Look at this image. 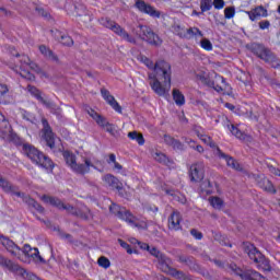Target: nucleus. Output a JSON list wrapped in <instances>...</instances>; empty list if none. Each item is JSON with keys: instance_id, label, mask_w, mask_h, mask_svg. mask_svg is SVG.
<instances>
[{"instance_id": "obj_1", "label": "nucleus", "mask_w": 280, "mask_h": 280, "mask_svg": "<svg viewBox=\"0 0 280 280\" xmlns=\"http://www.w3.org/2000/svg\"><path fill=\"white\" fill-rule=\"evenodd\" d=\"M141 62L148 69L154 71V73H149V84L152 91L160 96L170 93V89H172V66L165 60H158L154 63L148 57H141Z\"/></svg>"}, {"instance_id": "obj_2", "label": "nucleus", "mask_w": 280, "mask_h": 280, "mask_svg": "<svg viewBox=\"0 0 280 280\" xmlns=\"http://www.w3.org/2000/svg\"><path fill=\"white\" fill-rule=\"evenodd\" d=\"M43 202L46 205H52V207H57L60 211H67L71 215H75L77 218H81V220H93V213L91 209L88 207H83L82 209H78L69 203L62 202L60 199L51 196L44 195L42 197Z\"/></svg>"}, {"instance_id": "obj_3", "label": "nucleus", "mask_w": 280, "mask_h": 280, "mask_svg": "<svg viewBox=\"0 0 280 280\" xmlns=\"http://www.w3.org/2000/svg\"><path fill=\"white\" fill-rule=\"evenodd\" d=\"M62 156L68 167L71 168L74 174L84 176V174H89V172H91V167L96 170L95 164H93L89 158H83V163H78L75 154L71 151H63Z\"/></svg>"}, {"instance_id": "obj_4", "label": "nucleus", "mask_w": 280, "mask_h": 280, "mask_svg": "<svg viewBox=\"0 0 280 280\" xmlns=\"http://www.w3.org/2000/svg\"><path fill=\"white\" fill-rule=\"evenodd\" d=\"M249 50L254 56H257V58H260V60H264V62H267V65H270L273 69H279L280 59L266 46L254 43L249 46Z\"/></svg>"}, {"instance_id": "obj_5", "label": "nucleus", "mask_w": 280, "mask_h": 280, "mask_svg": "<svg viewBox=\"0 0 280 280\" xmlns=\"http://www.w3.org/2000/svg\"><path fill=\"white\" fill-rule=\"evenodd\" d=\"M24 152L26 156H28L33 163L39 165V167H44V170H51V167H54V162L35 147L24 144Z\"/></svg>"}, {"instance_id": "obj_6", "label": "nucleus", "mask_w": 280, "mask_h": 280, "mask_svg": "<svg viewBox=\"0 0 280 280\" xmlns=\"http://www.w3.org/2000/svg\"><path fill=\"white\" fill-rule=\"evenodd\" d=\"M101 25L103 27H106L107 30H112L114 34H117V36H120L122 40H127V43H130L131 45H137V39L132 37L126 30L121 27V25L117 24L115 21L110 20L109 18H101L100 19Z\"/></svg>"}, {"instance_id": "obj_7", "label": "nucleus", "mask_w": 280, "mask_h": 280, "mask_svg": "<svg viewBox=\"0 0 280 280\" xmlns=\"http://www.w3.org/2000/svg\"><path fill=\"white\" fill-rule=\"evenodd\" d=\"M132 33L140 37L141 40H145V43H149V45H154L155 47H159V45L163 43L161 37H159V35H156V33H154L150 26L139 24L132 30Z\"/></svg>"}, {"instance_id": "obj_8", "label": "nucleus", "mask_w": 280, "mask_h": 280, "mask_svg": "<svg viewBox=\"0 0 280 280\" xmlns=\"http://www.w3.org/2000/svg\"><path fill=\"white\" fill-rule=\"evenodd\" d=\"M0 266L2 268H7L9 272H13L14 275H18L19 277H22L26 280H33L34 273H30L27 270H25L23 267H21L19 264L12 261L10 258L3 256L0 254Z\"/></svg>"}, {"instance_id": "obj_9", "label": "nucleus", "mask_w": 280, "mask_h": 280, "mask_svg": "<svg viewBox=\"0 0 280 280\" xmlns=\"http://www.w3.org/2000/svg\"><path fill=\"white\" fill-rule=\"evenodd\" d=\"M245 253L248 255L249 259L258 265V268L270 272V261L266 259V256H264V254H261V252H259L258 248L255 247V245H246Z\"/></svg>"}, {"instance_id": "obj_10", "label": "nucleus", "mask_w": 280, "mask_h": 280, "mask_svg": "<svg viewBox=\"0 0 280 280\" xmlns=\"http://www.w3.org/2000/svg\"><path fill=\"white\" fill-rule=\"evenodd\" d=\"M203 84L206 86H210L214 89L218 93H222L223 95H226V93H230L231 91V85L226 83L224 80V77L220 74L214 73V80H211V77L206 75V81H203Z\"/></svg>"}, {"instance_id": "obj_11", "label": "nucleus", "mask_w": 280, "mask_h": 280, "mask_svg": "<svg viewBox=\"0 0 280 280\" xmlns=\"http://www.w3.org/2000/svg\"><path fill=\"white\" fill-rule=\"evenodd\" d=\"M230 268L242 280H266V278L261 276V273L253 269L242 270L240 267H237V265H231Z\"/></svg>"}, {"instance_id": "obj_12", "label": "nucleus", "mask_w": 280, "mask_h": 280, "mask_svg": "<svg viewBox=\"0 0 280 280\" xmlns=\"http://www.w3.org/2000/svg\"><path fill=\"white\" fill-rule=\"evenodd\" d=\"M43 129H42V137L48 148L50 150L56 149V136L54 135V131L51 130V126H49V121H47V118L42 119Z\"/></svg>"}, {"instance_id": "obj_13", "label": "nucleus", "mask_w": 280, "mask_h": 280, "mask_svg": "<svg viewBox=\"0 0 280 280\" xmlns=\"http://www.w3.org/2000/svg\"><path fill=\"white\" fill-rule=\"evenodd\" d=\"M109 211L113 215H116V218L125 220V222H128L129 224H135V217L130 211L126 210V208H120L117 203H112L109 206Z\"/></svg>"}, {"instance_id": "obj_14", "label": "nucleus", "mask_w": 280, "mask_h": 280, "mask_svg": "<svg viewBox=\"0 0 280 280\" xmlns=\"http://www.w3.org/2000/svg\"><path fill=\"white\" fill-rule=\"evenodd\" d=\"M191 183H200L205 178V163L196 162L189 168Z\"/></svg>"}, {"instance_id": "obj_15", "label": "nucleus", "mask_w": 280, "mask_h": 280, "mask_svg": "<svg viewBox=\"0 0 280 280\" xmlns=\"http://www.w3.org/2000/svg\"><path fill=\"white\" fill-rule=\"evenodd\" d=\"M0 244L12 255V257H18L21 259V247L14 243V241L10 240L8 236H3L0 238Z\"/></svg>"}, {"instance_id": "obj_16", "label": "nucleus", "mask_w": 280, "mask_h": 280, "mask_svg": "<svg viewBox=\"0 0 280 280\" xmlns=\"http://www.w3.org/2000/svg\"><path fill=\"white\" fill-rule=\"evenodd\" d=\"M26 91H28V93H31V95H33V97H36V100H38V102H40L42 104H44V106H46V108H50L51 113H54V110H60V108H56V105H54V103L44 100V97L40 95V90L37 89L34 85H27Z\"/></svg>"}, {"instance_id": "obj_17", "label": "nucleus", "mask_w": 280, "mask_h": 280, "mask_svg": "<svg viewBox=\"0 0 280 280\" xmlns=\"http://www.w3.org/2000/svg\"><path fill=\"white\" fill-rule=\"evenodd\" d=\"M136 8L140 12H143V14H149V16H152L153 19L161 18V11H158L156 9H154V7L145 3V1H143V0H137Z\"/></svg>"}, {"instance_id": "obj_18", "label": "nucleus", "mask_w": 280, "mask_h": 280, "mask_svg": "<svg viewBox=\"0 0 280 280\" xmlns=\"http://www.w3.org/2000/svg\"><path fill=\"white\" fill-rule=\"evenodd\" d=\"M215 156H219V159H224L226 161L228 167H231L232 170H235L236 172H242V166L232 156L226 155L225 153L220 150V148H217V151H214Z\"/></svg>"}, {"instance_id": "obj_19", "label": "nucleus", "mask_w": 280, "mask_h": 280, "mask_svg": "<svg viewBox=\"0 0 280 280\" xmlns=\"http://www.w3.org/2000/svg\"><path fill=\"white\" fill-rule=\"evenodd\" d=\"M0 187L7 194H13V196H18V198H21V196H23V192L19 191V187L12 185L8 179L3 178V176L1 175H0Z\"/></svg>"}, {"instance_id": "obj_20", "label": "nucleus", "mask_w": 280, "mask_h": 280, "mask_svg": "<svg viewBox=\"0 0 280 280\" xmlns=\"http://www.w3.org/2000/svg\"><path fill=\"white\" fill-rule=\"evenodd\" d=\"M101 94L102 97L107 102V104H109V106H112V108L116 110V113L121 114V106L119 105L117 100H115V96L110 95V92L108 90L104 88L101 89Z\"/></svg>"}, {"instance_id": "obj_21", "label": "nucleus", "mask_w": 280, "mask_h": 280, "mask_svg": "<svg viewBox=\"0 0 280 280\" xmlns=\"http://www.w3.org/2000/svg\"><path fill=\"white\" fill-rule=\"evenodd\" d=\"M22 253L26 257H32L35 259V261H38L39 264H45V259L40 256L38 248H32L30 244H25L22 248Z\"/></svg>"}, {"instance_id": "obj_22", "label": "nucleus", "mask_w": 280, "mask_h": 280, "mask_svg": "<svg viewBox=\"0 0 280 280\" xmlns=\"http://www.w3.org/2000/svg\"><path fill=\"white\" fill-rule=\"evenodd\" d=\"M246 14L252 21H257V19H265L266 16H268V10L264 8V5H258L250 11H246Z\"/></svg>"}, {"instance_id": "obj_23", "label": "nucleus", "mask_w": 280, "mask_h": 280, "mask_svg": "<svg viewBox=\"0 0 280 280\" xmlns=\"http://www.w3.org/2000/svg\"><path fill=\"white\" fill-rule=\"evenodd\" d=\"M103 180L105 185H108V187H112V189H117L118 191H121V189H124V184L119 182V179L113 174H106L103 177Z\"/></svg>"}, {"instance_id": "obj_24", "label": "nucleus", "mask_w": 280, "mask_h": 280, "mask_svg": "<svg viewBox=\"0 0 280 280\" xmlns=\"http://www.w3.org/2000/svg\"><path fill=\"white\" fill-rule=\"evenodd\" d=\"M158 268L165 275H170L172 272V270L174 269V267H172V259L165 255L162 256L158 260Z\"/></svg>"}, {"instance_id": "obj_25", "label": "nucleus", "mask_w": 280, "mask_h": 280, "mask_svg": "<svg viewBox=\"0 0 280 280\" xmlns=\"http://www.w3.org/2000/svg\"><path fill=\"white\" fill-rule=\"evenodd\" d=\"M228 128L230 129L232 135L236 137V139H240V141H244L245 143H252L253 137L242 132V130L235 127V125H228Z\"/></svg>"}, {"instance_id": "obj_26", "label": "nucleus", "mask_w": 280, "mask_h": 280, "mask_svg": "<svg viewBox=\"0 0 280 280\" xmlns=\"http://www.w3.org/2000/svg\"><path fill=\"white\" fill-rule=\"evenodd\" d=\"M257 183L260 189H264V191H267L268 194H277V189L270 179L266 177H258Z\"/></svg>"}, {"instance_id": "obj_27", "label": "nucleus", "mask_w": 280, "mask_h": 280, "mask_svg": "<svg viewBox=\"0 0 280 280\" xmlns=\"http://www.w3.org/2000/svg\"><path fill=\"white\" fill-rule=\"evenodd\" d=\"M168 229L172 231H178L180 229V213L178 211H173L168 218Z\"/></svg>"}, {"instance_id": "obj_28", "label": "nucleus", "mask_w": 280, "mask_h": 280, "mask_svg": "<svg viewBox=\"0 0 280 280\" xmlns=\"http://www.w3.org/2000/svg\"><path fill=\"white\" fill-rule=\"evenodd\" d=\"M39 51H40L42 56L47 58V60H51V62H56L57 65H58V62H60L58 55H55L54 50L47 48V46L40 45Z\"/></svg>"}, {"instance_id": "obj_29", "label": "nucleus", "mask_w": 280, "mask_h": 280, "mask_svg": "<svg viewBox=\"0 0 280 280\" xmlns=\"http://www.w3.org/2000/svg\"><path fill=\"white\" fill-rule=\"evenodd\" d=\"M196 135L197 137L203 142L206 143V145H209L210 148H212L213 153L215 154V152L218 151V144H215V142L213 141V139H211L210 136H207V135H203V133H200V131L196 130Z\"/></svg>"}, {"instance_id": "obj_30", "label": "nucleus", "mask_w": 280, "mask_h": 280, "mask_svg": "<svg viewBox=\"0 0 280 280\" xmlns=\"http://www.w3.org/2000/svg\"><path fill=\"white\" fill-rule=\"evenodd\" d=\"M21 198H22L23 202H25L30 207H34V209H36V211H38L39 213H43L45 211V208H43V206H40V203H37L36 200L32 199V197L23 194V196H21Z\"/></svg>"}, {"instance_id": "obj_31", "label": "nucleus", "mask_w": 280, "mask_h": 280, "mask_svg": "<svg viewBox=\"0 0 280 280\" xmlns=\"http://www.w3.org/2000/svg\"><path fill=\"white\" fill-rule=\"evenodd\" d=\"M171 277H174V279L178 280H194L191 279V276L185 273L184 271H180L176 268L171 269V272L168 273Z\"/></svg>"}, {"instance_id": "obj_32", "label": "nucleus", "mask_w": 280, "mask_h": 280, "mask_svg": "<svg viewBox=\"0 0 280 280\" xmlns=\"http://www.w3.org/2000/svg\"><path fill=\"white\" fill-rule=\"evenodd\" d=\"M20 62L22 66L30 67V69H32L33 71H38V66L34 61H32V59H30V57L26 55H23L21 57Z\"/></svg>"}, {"instance_id": "obj_33", "label": "nucleus", "mask_w": 280, "mask_h": 280, "mask_svg": "<svg viewBox=\"0 0 280 280\" xmlns=\"http://www.w3.org/2000/svg\"><path fill=\"white\" fill-rule=\"evenodd\" d=\"M173 100L177 106H185V95L179 90H173Z\"/></svg>"}, {"instance_id": "obj_34", "label": "nucleus", "mask_w": 280, "mask_h": 280, "mask_svg": "<svg viewBox=\"0 0 280 280\" xmlns=\"http://www.w3.org/2000/svg\"><path fill=\"white\" fill-rule=\"evenodd\" d=\"M128 138L132 141H137L140 145H143L145 143V139L143 138V135L138 131H130L128 133Z\"/></svg>"}, {"instance_id": "obj_35", "label": "nucleus", "mask_w": 280, "mask_h": 280, "mask_svg": "<svg viewBox=\"0 0 280 280\" xmlns=\"http://www.w3.org/2000/svg\"><path fill=\"white\" fill-rule=\"evenodd\" d=\"M154 161L158 163H162L163 165H167L170 163V159H167V155L161 152H155L152 154Z\"/></svg>"}, {"instance_id": "obj_36", "label": "nucleus", "mask_w": 280, "mask_h": 280, "mask_svg": "<svg viewBox=\"0 0 280 280\" xmlns=\"http://www.w3.org/2000/svg\"><path fill=\"white\" fill-rule=\"evenodd\" d=\"M209 202L213 209H222L224 207V201L220 197H210Z\"/></svg>"}, {"instance_id": "obj_37", "label": "nucleus", "mask_w": 280, "mask_h": 280, "mask_svg": "<svg viewBox=\"0 0 280 280\" xmlns=\"http://www.w3.org/2000/svg\"><path fill=\"white\" fill-rule=\"evenodd\" d=\"M185 38H194V36H201L202 37V32L198 30V27H190L186 30V34L184 35Z\"/></svg>"}, {"instance_id": "obj_38", "label": "nucleus", "mask_w": 280, "mask_h": 280, "mask_svg": "<svg viewBox=\"0 0 280 280\" xmlns=\"http://www.w3.org/2000/svg\"><path fill=\"white\" fill-rule=\"evenodd\" d=\"M201 191H205L206 194H211L213 191V185L211 184V180L206 179L200 185Z\"/></svg>"}, {"instance_id": "obj_39", "label": "nucleus", "mask_w": 280, "mask_h": 280, "mask_svg": "<svg viewBox=\"0 0 280 280\" xmlns=\"http://www.w3.org/2000/svg\"><path fill=\"white\" fill-rule=\"evenodd\" d=\"M213 8V1L212 0H201L200 1V10L201 12H209Z\"/></svg>"}, {"instance_id": "obj_40", "label": "nucleus", "mask_w": 280, "mask_h": 280, "mask_svg": "<svg viewBox=\"0 0 280 280\" xmlns=\"http://www.w3.org/2000/svg\"><path fill=\"white\" fill-rule=\"evenodd\" d=\"M61 40V45H63L65 47H73V38H71V36L69 35H61L60 36Z\"/></svg>"}, {"instance_id": "obj_41", "label": "nucleus", "mask_w": 280, "mask_h": 280, "mask_svg": "<svg viewBox=\"0 0 280 280\" xmlns=\"http://www.w3.org/2000/svg\"><path fill=\"white\" fill-rule=\"evenodd\" d=\"M97 264H98V266H101V268H105V269L110 268V260L108 258H106V256H101L97 259Z\"/></svg>"}, {"instance_id": "obj_42", "label": "nucleus", "mask_w": 280, "mask_h": 280, "mask_svg": "<svg viewBox=\"0 0 280 280\" xmlns=\"http://www.w3.org/2000/svg\"><path fill=\"white\" fill-rule=\"evenodd\" d=\"M179 264H185L186 266H191L194 264V258L185 255L177 256Z\"/></svg>"}, {"instance_id": "obj_43", "label": "nucleus", "mask_w": 280, "mask_h": 280, "mask_svg": "<svg viewBox=\"0 0 280 280\" xmlns=\"http://www.w3.org/2000/svg\"><path fill=\"white\" fill-rule=\"evenodd\" d=\"M0 130H8L10 131V122L5 119V116L0 113Z\"/></svg>"}, {"instance_id": "obj_44", "label": "nucleus", "mask_w": 280, "mask_h": 280, "mask_svg": "<svg viewBox=\"0 0 280 280\" xmlns=\"http://www.w3.org/2000/svg\"><path fill=\"white\" fill-rule=\"evenodd\" d=\"M20 69H21V72H20L21 78H24L25 80H30V81H33L36 79V77H34V74H32L30 71L23 70V67H21Z\"/></svg>"}, {"instance_id": "obj_45", "label": "nucleus", "mask_w": 280, "mask_h": 280, "mask_svg": "<svg viewBox=\"0 0 280 280\" xmlns=\"http://www.w3.org/2000/svg\"><path fill=\"white\" fill-rule=\"evenodd\" d=\"M235 16V7H228L224 9V18L233 19Z\"/></svg>"}, {"instance_id": "obj_46", "label": "nucleus", "mask_w": 280, "mask_h": 280, "mask_svg": "<svg viewBox=\"0 0 280 280\" xmlns=\"http://www.w3.org/2000/svg\"><path fill=\"white\" fill-rule=\"evenodd\" d=\"M149 253L158 260H160L165 255L161 253L159 249H156V247H150Z\"/></svg>"}, {"instance_id": "obj_47", "label": "nucleus", "mask_w": 280, "mask_h": 280, "mask_svg": "<svg viewBox=\"0 0 280 280\" xmlns=\"http://www.w3.org/2000/svg\"><path fill=\"white\" fill-rule=\"evenodd\" d=\"M201 47L202 49H206V51H211V49H213V44H211V40L203 38L201 39Z\"/></svg>"}, {"instance_id": "obj_48", "label": "nucleus", "mask_w": 280, "mask_h": 280, "mask_svg": "<svg viewBox=\"0 0 280 280\" xmlns=\"http://www.w3.org/2000/svg\"><path fill=\"white\" fill-rule=\"evenodd\" d=\"M94 121H96L101 128H104L108 124V120H106V118L102 115H100Z\"/></svg>"}, {"instance_id": "obj_49", "label": "nucleus", "mask_w": 280, "mask_h": 280, "mask_svg": "<svg viewBox=\"0 0 280 280\" xmlns=\"http://www.w3.org/2000/svg\"><path fill=\"white\" fill-rule=\"evenodd\" d=\"M212 5L214 7V10H222L224 9L225 2L224 0H213Z\"/></svg>"}, {"instance_id": "obj_50", "label": "nucleus", "mask_w": 280, "mask_h": 280, "mask_svg": "<svg viewBox=\"0 0 280 280\" xmlns=\"http://www.w3.org/2000/svg\"><path fill=\"white\" fill-rule=\"evenodd\" d=\"M118 243L120 244V246L122 248H125V250H127L128 255H132V249L130 248V245L128 243H126L124 240L119 238Z\"/></svg>"}, {"instance_id": "obj_51", "label": "nucleus", "mask_w": 280, "mask_h": 280, "mask_svg": "<svg viewBox=\"0 0 280 280\" xmlns=\"http://www.w3.org/2000/svg\"><path fill=\"white\" fill-rule=\"evenodd\" d=\"M171 148H173V150H185V145L179 140L176 139Z\"/></svg>"}, {"instance_id": "obj_52", "label": "nucleus", "mask_w": 280, "mask_h": 280, "mask_svg": "<svg viewBox=\"0 0 280 280\" xmlns=\"http://www.w3.org/2000/svg\"><path fill=\"white\" fill-rule=\"evenodd\" d=\"M103 128H105L106 132H109V135L115 136V125L107 122Z\"/></svg>"}, {"instance_id": "obj_53", "label": "nucleus", "mask_w": 280, "mask_h": 280, "mask_svg": "<svg viewBox=\"0 0 280 280\" xmlns=\"http://www.w3.org/2000/svg\"><path fill=\"white\" fill-rule=\"evenodd\" d=\"M207 72H199L196 74V78L198 80V82H201V84H203L207 80Z\"/></svg>"}, {"instance_id": "obj_54", "label": "nucleus", "mask_w": 280, "mask_h": 280, "mask_svg": "<svg viewBox=\"0 0 280 280\" xmlns=\"http://www.w3.org/2000/svg\"><path fill=\"white\" fill-rule=\"evenodd\" d=\"M190 234L192 235V237H195V240H202L201 232L196 229L190 230Z\"/></svg>"}, {"instance_id": "obj_55", "label": "nucleus", "mask_w": 280, "mask_h": 280, "mask_svg": "<svg viewBox=\"0 0 280 280\" xmlns=\"http://www.w3.org/2000/svg\"><path fill=\"white\" fill-rule=\"evenodd\" d=\"M176 141V139H174L172 136H164V142L166 143V145L172 147L174 144V142Z\"/></svg>"}, {"instance_id": "obj_56", "label": "nucleus", "mask_w": 280, "mask_h": 280, "mask_svg": "<svg viewBox=\"0 0 280 280\" xmlns=\"http://www.w3.org/2000/svg\"><path fill=\"white\" fill-rule=\"evenodd\" d=\"M192 104L198 107L201 106L202 108H209V105L207 104V102L201 100H196Z\"/></svg>"}, {"instance_id": "obj_57", "label": "nucleus", "mask_w": 280, "mask_h": 280, "mask_svg": "<svg viewBox=\"0 0 280 280\" xmlns=\"http://www.w3.org/2000/svg\"><path fill=\"white\" fill-rule=\"evenodd\" d=\"M267 167H268V170L271 174H275V176H280V170L279 168H277V167H275L270 164H268Z\"/></svg>"}, {"instance_id": "obj_58", "label": "nucleus", "mask_w": 280, "mask_h": 280, "mask_svg": "<svg viewBox=\"0 0 280 280\" xmlns=\"http://www.w3.org/2000/svg\"><path fill=\"white\" fill-rule=\"evenodd\" d=\"M260 30H268L270 27V21L265 20L258 23Z\"/></svg>"}, {"instance_id": "obj_59", "label": "nucleus", "mask_w": 280, "mask_h": 280, "mask_svg": "<svg viewBox=\"0 0 280 280\" xmlns=\"http://www.w3.org/2000/svg\"><path fill=\"white\" fill-rule=\"evenodd\" d=\"M174 199L182 205H185V202H187V198L184 195H175Z\"/></svg>"}, {"instance_id": "obj_60", "label": "nucleus", "mask_w": 280, "mask_h": 280, "mask_svg": "<svg viewBox=\"0 0 280 280\" xmlns=\"http://www.w3.org/2000/svg\"><path fill=\"white\" fill-rule=\"evenodd\" d=\"M93 21V16L90 13L84 12L83 22L91 23Z\"/></svg>"}, {"instance_id": "obj_61", "label": "nucleus", "mask_w": 280, "mask_h": 280, "mask_svg": "<svg viewBox=\"0 0 280 280\" xmlns=\"http://www.w3.org/2000/svg\"><path fill=\"white\" fill-rule=\"evenodd\" d=\"M144 209L145 211H152L153 213H156V211H159V208L156 206H150V205H147Z\"/></svg>"}, {"instance_id": "obj_62", "label": "nucleus", "mask_w": 280, "mask_h": 280, "mask_svg": "<svg viewBox=\"0 0 280 280\" xmlns=\"http://www.w3.org/2000/svg\"><path fill=\"white\" fill-rule=\"evenodd\" d=\"M0 12H2V14H4V16H12V11H10L3 7H0Z\"/></svg>"}, {"instance_id": "obj_63", "label": "nucleus", "mask_w": 280, "mask_h": 280, "mask_svg": "<svg viewBox=\"0 0 280 280\" xmlns=\"http://www.w3.org/2000/svg\"><path fill=\"white\" fill-rule=\"evenodd\" d=\"M8 91V85L0 83V95H5Z\"/></svg>"}, {"instance_id": "obj_64", "label": "nucleus", "mask_w": 280, "mask_h": 280, "mask_svg": "<svg viewBox=\"0 0 280 280\" xmlns=\"http://www.w3.org/2000/svg\"><path fill=\"white\" fill-rule=\"evenodd\" d=\"M108 165H110V163H117V158L115 156V153L109 154V159L107 160Z\"/></svg>"}]
</instances>
